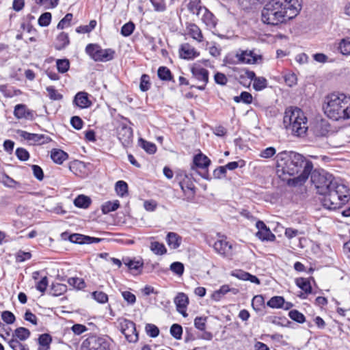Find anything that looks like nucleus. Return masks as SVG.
<instances>
[{
    "instance_id": "nucleus-1",
    "label": "nucleus",
    "mask_w": 350,
    "mask_h": 350,
    "mask_svg": "<svg viewBox=\"0 0 350 350\" xmlns=\"http://www.w3.org/2000/svg\"><path fill=\"white\" fill-rule=\"evenodd\" d=\"M276 171L278 176L291 186L303 185L312 169V161L293 151H283L276 155Z\"/></svg>"
},
{
    "instance_id": "nucleus-2",
    "label": "nucleus",
    "mask_w": 350,
    "mask_h": 350,
    "mask_svg": "<svg viewBox=\"0 0 350 350\" xmlns=\"http://www.w3.org/2000/svg\"><path fill=\"white\" fill-rule=\"evenodd\" d=\"M299 0H269L261 12L263 23L276 26L295 17L300 12Z\"/></svg>"
},
{
    "instance_id": "nucleus-3",
    "label": "nucleus",
    "mask_w": 350,
    "mask_h": 350,
    "mask_svg": "<svg viewBox=\"0 0 350 350\" xmlns=\"http://www.w3.org/2000/svg\"><path fill=\"white\" fill-rule=\"evenodd\" d=\"M325 114L330 119L350 118V96L342 93H332L325 96L323 105Z\"/></svg>"
},
{
    "instance_id": "nucleus-4",
    "label": "nucleus",
    "mask_w": 350,
    "mask_h": 350,
    "mask_svg": "<svg viewBox=\"0 0 350 350\" xmlns=\"http://www.w3.org/2000/svg\"><path fill=\"white\" fill-rule=\"evenodd\" d=\"M283 123L286 130L297 137L304 136L308 129V119L298 107H291L286 109Z\"/></svg>"
},
{
    "instance_id": "nucleus-5",
    "label": "nucleus",
    "mask_w": 350,
    "mask_h": 350,
    "mask_svg": "<svg viewBox=\"0 0 350 350\" xmlns=\"http://www.w3.org/2000/svg\"><path fill=\"white\" fill-rule=\"evenodd\" d=\"M349 189L344 184L336 185L334 188L324 194L322 200L323 206L329 210L340 208L350 199Z\"/></svg>"
},
{
    "instance_id": "nucleus-6",
    "label": "nucleus",
    "mask_w": 350,
    "mask_h": 350,
    "mask_svg": "<svg viewBox=\"0 0 350 350\" xmlns=\"http://www.w3.org/2000/svg\"><path fill=\"white\" fill-rule=\"evenodd\" d=\"M311 182L314 185L317 192L320 195L327 194L329 191L340 184V180L336 179L332 174L321 170L311 172Z\"/></svg>"
},
{
    "instance_id": "nucleus-7",
    "label": "nucleus",
    "mask_w": 350,
    "mask_h": 350,
    "mask_svg": "<svg viewBox=\"0 0 350 350\" xmlns=\"http://www.w3.org/2000/svg\"><path fill=\"white\" fill-rule=\"evenodd\" d=\"M86 53L95 62H106L114 58L115 51L111 49H103L97 44H89L85 47Z\"/></svg>"
},
{
    "instance_id": "nucleus-8",
    "label": "nucleus",
    "mask_w": 350,
    "mask_h": 350,
    "mask_svg": "<svg viewBox=\"0 0 350 350\" xmlns=\"http://www.w3.org/2000/svg\"><path fill=\"white\" fill-rule=\"evenodd\" d=\"M184 194L183 200L191 202L195 200L196 188L191 176L186 174H179L176 176Z\"/></svg>"
},
{
    "instance_id": "nucleus-9",
    "label": "nucleus",
    "mask_w": 350,
    "mask_h": 350,
    "mask_svg": "<svg viewBox=\"0 0 350 350\" xmlns=\"http://www.w3.org/2000/svg\"><path fill=\"white\" fill-rule=\"evenodd\" d=\"M83 350H110L109 342L104 337L92 336L83 342Z\"/></svg>"
},
{
    "instance_id": "nucleus-10",
    "label": "nucleus",
    "mask_w": 350,
    "mask_h": 350,
    "mask_svg": "<svg viewBox=\"0 0 350 350\" xmlns=\"http://www.w3.org/2000/svg\"><path fill=\"white\" fill-rule=\"evenodd\" d=\"M119 327L129 342H135L138 340V333L136 331L135 324L133 321L126 319H122L120 321Z\"/></svg>"
},
{
    "instance_id": "nucleus-11",
    "label": "nucleus",
    "mask_w": 350,
    "mask_h": 350,
    "mask_svg": "<svg viewBox=\"0 0 350 350\" xmlns=\"http://www.w3.org/2000/svg\"><path fill=\"white\" fill-rule=\"evenodd\" d=\"M191 73L193 78L197 81L196 87L200 90H204L208 82V71L200 66H193Z\"/></svg>"
},
{
    "instance_id": "nucleus-12",
    "label": "nucleus",
    "mask_w": 350,
    "mask_h": 350,
    "mask_svg": "<svg viewBox=\"0 0 350 350\" xmlns=\"http://www.w3.org/2000/svg\"><path fill=\"white\" fill-rule=\"evenodd\" d=\"M117 137L124 147H128L133 142V129L125 124H121L117 128Z\"/></svg>"
},
{
    "instance_id": "nucleus-13",
    "label": "nucleus",
    "mask_w": 350,
    "mask_h": 350,
    "mask_svg": "<svg viewBox=\"0 0 350 350\" xmlns=\"http://www.w3.org/2000/svg\"><path fill=\"white\" fill-rule=\"evenodd\" d=\"M256 227L258 230L256 235L259 239L267 241H273L275 239V236L262 221H258Z\"/></svg>"
},
{
    "instance_id": "nucleus-14",
    "label": "nucleus",
    "mask_w": 350,
    "mask_h": 350,
    "mask_svg": "<svg viewBox=\"0 0 350 350\" xmlns=\"http://www.w3.org/2000/svg\"><path fill=\"white\" fill-rule=\"evenodd\" d=\"M21 136L25 139L32 141L38 144H44L51 141V138L44 134L30 133L27 131H21Z\"/></svg>"
},
{
    "instance_id": "nucleus-15",
    "label": "nucleus",
    "mask_w": 350,
    "mask_h": 350,
    "mask_svg": "<svg viewBox=\"0 0 350 350\" xmlns=\"http://www.w3.org/2000/svg\"><path fill=\"white\" fill-rule=\"evenodd\" d=\"M213 247L216 252L224 256L230 257L232 255V246L226 240L221 239L215 241Z\"/></svg>"
},
{
    "instance_id": "nucleus-16",
    "label": "nucleus",
    "mask_w": 350,
    "mask_h": 350,
    "mask_svg": "<svg viewBox=\"0 0 350 350\" xmlns=\"http://www.w3.org/2000/svg\"><path fill=\"white\" fill-rule=\"evenodd\" d=\"M14 116L17 119L33 120L34 118L33 111L29 109L24 104H18L14 107Z\"/></svg>"
},
{
    "instance_id": "nucleus-17",
    "label": "nucleus",
    "mask_w": 350,
    "mask_h": 350,
    "mask_svg": "<svg viewBox=\"0 0 350 350\" xmlns=\"http://www.w3.org/2000/svg\"><path fill=\"white\" fill-rule=\"evenodd\" d=\"M174 304H176L177 311L182 314L183 317H187V314L185 309L189 304L187 295L183 293H178L174 298Z\"/></svg>"
},
{
    "instance_id": "nucleus-18",
    "label": "nucleus",
    "mask_w": 350,
    "mask_h": 350,
    "mask_svg": "<svg viewBox=\"0 0 350 350\" xmlns=\"http://www.w3.org/2000/svg\"><path fill=\"white\" fill-rule=\"evenodd\" d=\"M236 57L241 63L252 64L257 62L258 55L252 51H243L241 53H237Z\"/></svg>"
},
{
    "instance_id": "nucleus-19",
    "label": "nucleus",
    "mask_w": 350,
    "mask_h": 350,
    "mask_svg": "<svg viewBox=\"0 0 350 350\" xmlns=\"http://www.w3.org/2000/svg\"><path fill=\"white\" fill-rule=\"evenodd\" d=\"M73 103L80 108H87L91 105L88 94L84 92H78L74 98Z\"/></svg>"
},
{
    "instance_id": "nucleus-20",
    "label": "nucleus",
    "mask_w": 350,
    "mask_h": 350,
    "mask_svg": "<svg viewBox=\"0 0 350 350\" xmlns=\"http://www.w3.org/2000/svg\"><path fill=\"white\" fill-rule=\"evenodd\" d=\"M199 55V53L190 44L185 43L181 45L180 56L183 59H193Z\"/></svg>"
},
{
    "instance_id": "nucleus-21",
    "label": "nucleus",
    "mask_w": 350,
    "mask_h": 350,
    "mask_svg": "<svg viewBox=\"0 0 350 350\" xmlns=\"http://www.w3.org/2000/svg\"><path fill=\"white\" fill-rule=\"evenodd\" d=\"M70 43L68 33L61 32L56 38L54 46L56 50L61 51L65 49Z\"/></svg>"
},
{
    "instance_id": "nucleus-22",
    "label": "nucleus",
    "mask_w": 350,
    "mask_h": 350,
    "mask_svg": "<svg viewBox=\"0 0 350 350\" xmlns=\"http://www.w3.org/2000/svg\"><path fill=\"white\" fill-rule=\"evenodd\" d=\"M228 292H232L234 295H236L239 291L235 288H230L228 285L225 284L212 294V298L215 301H219Z\"/></svg>"
},
{
    "instance_id": "nucleus-23",
    "label": "nucleus",
    "mask_w": 350,
    "mask_h": 350,
    "mask_svg": "<svg viewBox=\"0 0 350 350\" xmlns=\"http://www.w3.org/2000/svg\"><path fill=\"white\" fill-rule=\"evenodd\" d=\"M68 154L60 149H53L51 153V159L57 164H62L68 159Z\"/></svg>"
},
{
    "instance_id": "nucleus-24",
    "label": "nucleus",
    "mask_w": 350,
    "mask_h": 350,
    "mask_svg": "<svg viewBox=\"0 0 350 350\" xmlns=\"http://www.w3.org/2000/svg\"><path fill=\"white\" fill-rule=\"evenodd\" d=\"M166 241L171 248L176 249L181 243V237L175 232H169L167 234Z\"/></svg>"
},
{
    "instance_id": "nucleus-25",
    "label": "nucleus",
    "mask_w": 350,
    "mask_h": 350,
    "mask_svg": "<svg viewBox=\"0 0 350 350\" xmlns=\"http://www.w3.org/2000/svg\"><path fill=\"white\" fill-rule=\"evenodd\" d=\"M210 163V159L201 153L196 154L193 158V164L198 167L206 168Z\"/></svg>"
},
{
    "instance_id": "nucleus-26",
    "label": "nucleus",
    "mask_w": 350,
    "mask_h": 350,
    "mask_svg": "<svg viewBox=\"0 0 350 350\" xmlns=\"http://www.w3.org/2000/svg\"><path fill=\"white\" fill-rule=\"evenodd\" d=\"M30 331L23 327L16 328L12 334V338L24 341L30 336Z\"/></svg>"
},
{
    "instance_id": "nucleus-27",
    "label": "nucleus",
    "mask_w": 350,
    "mask_h": 350,
    "mask_svg": "<svg viewBox=\"0 0 350 350\" xmlns=\"http://www.w3.org/2000/svg\"><path fill=\"white\" fill-rule=\"evenodd\" d=\"M296 285L300 288L306 294L312 292V286L310 281L307 278H298L295 280Z\"/></svg>"
},
{
    "instance_id": "nucleus-28",
    "label": "nucleus",
    "mask_w": 350,
    "mask_h": 350,
    "mask_svg": "<svg viewBox=\"0 0 350 350\" xmlns=\"http://www.w3.org/2000/svg\"><path fill=\"white\" fill-rule=\"evenodd\" d=\"M188 33L198 42L202 41V34L200 28L195 24H190L187 27Z\"/></svg>"
},
{
    "instance_id": "nucleus-29",
    "label": "nucleus",
    "mask_w": 350,
    "mask_h": 350,
    "mask_svg": "<svg viewBox=\"0 0 350 350\" xmlns=\"http://www.w3.org/2000/svg\"><path fill=\"white\" fill-rule=\"evenodd\" d=\"M91 199L84 195L78 196L74 200V204L79 208H87L91 204Z\"/></svg>"
},
{
    "instance_id": "nucleus-30",
    "label": "nucleus",
    "mask_w": 350,
    "mask_h": 350,
    "mask_svg": "<svg viewBox=\"0 0 350 350\" xmlns=\"http://www.w3.org/2000/svg\"><path fill=\"white\" fill-rule=\"evenodd\" d=\"M150 248L156 255H163L167 252L165 245L158 241L151 242Z\"/></svg>"
},
{
    "instance_id": "nucleus-31",
    "label": "nucleus",
    "mask_w": 350,
    "mask_h": 350,
    "mask_svg": "<svg viewBox=\"0 0 350 350\" xmlns=\"http://www.w3.org/2000/svg\"><path fill=\"white\" fill-rule=\"evenodd\" d=\"M200 0H190V2L188 4V8L189 10L193 13V14H196L197 15H199L200 13L202 12V11H204V12H206V8H202L201 6H200Z\"/></svg>"
},
{
    "instance_id": "nucleus-32",
    "label": "nucleus",
    "mask_w": 350,
    "mask_h": 350,
    "mask_svg": "<svg viewBox=\"0 0 350 350\" xmlns=\"http://www.w3.org/2000/svg\"><path fill=\"white\" fill-rule=\"evenodd\" d=\"M284 304V299L282 296H274L267 302V306L271 308H281Z\"/></svg>"
},
{
    "instance_id": "nucleus-33",
    "label": "nucleus",
    "mask_w": 350,
    "mask_h": 350,
    "mask_svg": "<svg viewBox=\"0 0 350 350\" xmlns=\"http://www.w3.org/2000/svg\"><path fill=\"white\" fill-rule=\"evenodd\" d=\"M0 178L3 184L8 187L17 188L20 185L18 182L14 180L6 174H1Z\"/></svg>"
},
{
    "instance_id": "nucleus-34",
    "label": "nucleus",
    "mask_w": 350,
    "mask_h": 350,
    "mask_svg": "<svg viewBox=\"0 0 350 350\" xmlns=\"http://www.w3.org/2000/svg\"><path fill=\"white\" fill-rule=\"evenodd\" d=\"M158 77L163 81H170L172 75L170 70L165 66H161L157 71Z\"/></svg>"
},
{
    "instance_id": "nucleus-35",
    "label": "nucleus",
    "mask_w": 350,
    "mask_h": 350,
    "mask_svg": "<svg viewBox=\"0 0 350 350\" xmlns=\"http://www.w3.org/2000/svg\"><path fill=\"white\" fill-rule=\"evenodd\" d=\"M120 206L118 200L113 202L108 201L102 206V211L103 213L107 214L111 211L117 210Z\"/></svg>"
},
{
    "instance_id": "nucleus-36",
    "label": "nucleus",
    "mask_w": 350,
    "mask_h": 350,
    "mask_svg": "<svg viewBox=\"0 0 350 350\" xmlns=\"http://www.w3.org/2000/svg\"><path fill=\"white\" fill-rule=\"evenodd\" d=\"M124 263L129 267L131 270H135L138 271L139 269H142L143 267V262L141 260H131V259H125L123 260Z\"/></svg>"
},
{
    "instance_id": "nucleus-37",
    "label": "nucleus",
    "mask_w": 350,
    "mask_h": 350,
    "mask_svg": "<svg viewBox=\"0 0 350 350\" xmlns=\"http://www.w3.org/2000/svg\"><path fill=\"white\" fill-rule=\"evenodd\" d=\"M67 291V286L65 284L56 283L52 285L51 294L53 296H59L62 295Z\"/></svg>"
},
{
    "instance_id": "nucleus-38",
    "label": "nucleus",
    "mask_w": 350,
    "mask_h": 350,
    "mask_svg": "<svg viewBox=\"0 0 350 350\" xmlns=\"http://www.w3.org/2000/svg\"><path fill=\"white\" fill-rule=\"evenodd\" d=\"M338 50L342 55H350V38L342 39L339 43Z\"/></svg>"
},
{
    "instance_id": "nucleus-39",
    "label": "nucleus",
    "mask_w": 350,
    "mask_h": 350,
    "mask_svg": "<svg viewBox=\"0 0 350 350\" xmlns=\"http://www.w3.org/2000/svg\"><path fill=\"white\" fill-rule=\"evenodd\" d=\"M8 343L13 350H29L27 345L21 343L19 340L12 338L8 341Z\"/></svg>"
},
{
    "instance_id": "nucleus-40",
    "label": "nucleus",
    "mask_w": 350,
    "mask_h": 350,
    "mask_svg": "<svg viewBox=\"0 0 350 350\" xmlns=\"http://www.w3.org/2000/svg\"><path fill=\"white\" fill-rule=\"evenodd\" d=\"M68 283L70 286L79 290L83 289L85 286L83 279L79 278H70L68 279Z\"/></svg>"
},
{
    "instance_id": "nucleus-41",
    "label": "nucleus",
    "mask_w": 350,
    "mask_h": 350,
    "mask_svg": "<svg viewBox=\"0 0 350 350\" xmlns=\"http://www.w3.org/2000/svg\"><path fill=\"white\" fill-rule=\"evenodd\" d=\"M115 189L118 195L122 197L128 193V185L123 180H118L116 183Z\"/></svg>"
},
{
    "instance_id": "nucleus-42",
    "label": "nucleus",
    "mask_w": 350,
    "mask_h": 350,
    "mask_svg": "<svg viewBox=\"0 0 350 350\" xmlns=\"http://www.w3.org/2000/svg\"><path fill=\"white\" fill-rule=\"evenodd\" d=\"M139 143L142 148L149 154H153L157 150L156 145L152 142H149L144 139H140Z\"/></svg>"
},
{
    "instance_id": "nucleus-43",
    "label": "nucleus",
    "mask_w": 350,
    "mask_h": 350,
    "mask_svg": "<svg viewBox=\"0 0 350 350\" xmlns=\"http://www.w3.org/2000/svg\"><path fill=\"white\" fill-rule=\"evenodd\" d=\"M57 70L61 73L66 72L70 68V62L67 59H57L56 61Z\"/></svg>"
},
{
    "instance_id": "nucleus-44",
    "label": "nucleus",
    "mask_w": 350,
    "mask_h": 350,
    "mask_svg": "<svg viewBox=\"0 0 350 350\" xmlns=\"http://www.w3.org/2000/svg\"><path fill=\"white\" fill-rule=\"evenodd\" d=\"M267 85V79L264 77H257L254 79L253 88L256 91H260L265 89Z\"/></svg>"
},
{
    "instance_id": "nucleus-45",
    "label": "nucleus",
    "mask_w": 350,
    "mask_h": 350,
    "mask_svg": "<svg viewBox=\"0 0 350 350\" xmlns=\"http://www.w3.org/2000/svg\"><path fill=\"white\" fill-rule=\"evenodd\" d=\"M288 316L292 320L299 323H303L306 321L304 315L297 310H291Z\"/></svg>"
},
{
    "instance_id": "nucleus-46",
    "label": "nucleus",
    "mask_w": 350,
    "mask_h": 350,
    "mask_svg": "<svg viewBox=\"0 0 350 350\" xmlns=\"http://www.w3.org/2000/svg\"><path fill=\"white\" fill-rule=\"evenodd\" d=\"M134 29V23L131 21L128 22L122 27L121 34L125 37L129 36L133 33Z\"/></svg>"
},
{
    "instance_id": "nucleus-47",
    "label": "nucleus",
    "mask_w": 350,
    "mask_h": 350,
    "mask_svg": "<svg viewBox=\"0 0 350 350\" xmlns=\"http://www.w3.org/2000/svg\"><path fill=\"white\" fill-rule=\"evenodd\" d=\"M150 88V77L144 74L141 77L139 88L142 92H146Z\"/></svg>"
},
{
    "instance_id": "nucleus-48",
    "label": "nucleus",
    "mask_w": 350,
    "mask_h": 350,
    "mask_svg": "<svg viewBox=\"0 0 350 350\" xmlns=\"http://www.w3.org/2000/svg\"><path fill=\"white\" fill-rule=\"evenodd\" d=\"M38 345L40 346H46L51 347V343L52 342V337L49 334H40L38 339Z\"/></svg>"
},
{
    "instance_id": "nucleus-49",
    "label": "nucleus",
    "mask_w": 350,
    "mask_h": 350,
    "mask_svg": "<svg viewBox=\"0 0 350 350\" xmlns=\"http://www.w3.org/2000/svg\"><path fill=\"white\" fill-rule=\"evenodd\" d=\"M87 236L81 234H72L69 236V241L74 243L85 244Z\"/></svg>"
},
{
    "instance_id": "nucleus-50",
    "label": "nucleus",
    "mask_w": 350,
    "mask_h": 350,
    "mask_svg": "<svg viewBox=\"0 0 350 350\" xmlns=\"http://www.w3.org/2000/svg\"><path fill=\"white\" fill-rule=\"evenodd\" d=\"M170 334L176 339L179 340L181 338L183 334V328L178 324H173L170 327Z\"/></svg>"
},
{
    "instance_id": "nucleus-51",
    "label": "nucleus",
    "mask_w": 350,
    "mask_h": 350,
    "mask_svg": "<svg viewBox=\"0 0 350 350\" xmlns=\"http://www.w3.org/2000/svg\"><path fill=\"white\" fill-rule=\"evenodd\" d=\"M264 304V297L261 295L254 296L252 301V306L255 310H259Z\"/></svg>"
},
{
    "instance_id": "nucleus-52",
    "label": "nucleus",
    "mask_w": 350,
    "mask_h": 350,
    "mask_svg": "<svg viewBox=\"0 0 350 350\" xmlns=\"http://www.w3.org/2000/svg\"><path fill=\"white\" fill-rule=\"evenodd\" d=\"M72 19V14L68 13L57 24V29H63L70 25V22Z\"/></svg>"
},
{
    "instance_id": "nucleus-53",
    "label": "nucleus",
    "mask_w": 350,
    "mask_h": 350,
    "mask_svg": "<svg viewBox=\"0 0 350 350\" xmlns=\"http://www.w3.org/2000/svg\"><path fill=\"white\" fill-rule=\"evenodd\" d=\"M184 265L182 262H174L170 265V270L178 275H182L184 273Z\"/></svg>"
},
{
    "instance_id": "nucleus-54",
    "label": "nucleus",
    "mask_w": 350,
    "mask_h": 350,
    "mask_svg": "<svg viewBox=\"0 0 350 350\" xmlns=\"http://www.w3.org/2000/svg\"><path fill=\"white\" fill-rule=\"evenodd\" d=\"M145 329L147 334L152 338H155L159 334V328L154 324H146Z\"/></svg>"
},
{
    "instance_id": "nucleus-55",
    "label": "nucleus",
    "mask_w": 350,
    "mask_h": 350,
    "mask_svg": "<svg viewBox=\"0 0 350 350\" xmlns=\"http://www.w3.org/2000/svg\"><path fill=\"white\" fill-rule=\"evenodd\" d=\"M49 97L53 100H59L63 98V96L57 92V91L53 86H49L46 88Z\"/></svg>"
},
{
    "instance_id": "nucleus-56",
    "label": "nucleus",
    "mask_w": 350,
    "mask_h": 350,
    "mask_svg": "<svg viewBox=\"0 0 350 350\" xmlns=\"http://www.w3.org/2000/svg\"><path fill=\"white\" fill-rule=\"evenodd\" d=\"M51 21V14L50 12H44L41 14L38 18V24L41 27H47Z\"/></svg>"
},
{
    "instance_id": "nucleus-57",
    "label": "nucleus",
    "mask_w": 350,
    "mask_h": 350,
    "mask_svg": "<svg viewBox=\"0 0 350 350\" xmlns=\"http://www.w3.org/2000/svg\"><path fill=\"white\" fill-rule=\"evenodd\" d=\"M207 317H197L194 319L195 327L200 331L206 329V322Z\"/></svg>"
},
{
    "instance_id": "nucleus-58",
    "label": "nucleus",
    "mask_w": 350,
    "mask_h": 350,
    "mask_svg": "<svg viewBox=\"0 0 350 350\" xmlns=\"http://www.w3.org/2000/svg\"><path fill=\"white\" fill-rule=\"evenodd\" d=\"M93 298L98 302L105 304L108 301V296L102 291H94L92 293Z\"/></svg>"
},
{
    "instance_id": "nucleus-59",
    "label": "nucleus",
    "mask_w": 350,
    "mask_h": 350,
    "mask_svg": "<svg viewBox=\"0 0 350 350\" xmlns=\"http://www.w3.org/2000/svg\"><path fill=\"white\" fill-rule=\"evenodd\" d=\"M16 155L17 158L21 161H27L29 158V154L28 151L23 148H18L16 150Z\"/></svg>"
},
{
    "instance_id": "nucleus-60",
    "label": "nucleus",
    "mask_w": 350,
    "mask_h": 350,
    "mask_svg": "<svg viewBox=\"0 0 350 350\" xmlns=\"http://www.w3.org/2000/svg\"><path fill=\"white\" fill-rule=\"evenodd\" d=\"M3 321L7 324H12L15 321V316L10 311H3L1 314Z\"/></svg>"
},
{
    "instance_id": "nucleus-61",
    "label": "nucleus",
    "mask_w": 350,
    "mask_h": 350,
    "mask_svg": "<svg viewBox=\"0 0 350 350\" xmlns=\"http://www.w3.org/2000/svg\"><path fill=\"white\" fill-rule=\"evenodd\" d=\"M276 153V150L273 147H269L262 150L259 154L261 158L269 159Z\"/></svg>"
},
{
    "instance_id": "nucleus-62",
    "label": "nucleus",
    "mask_w": 350,
    "mask_h": 350,
    "mask_svg": "<svg viewBox=\"0 0 350 350\" xmlns=\"http://www.w3.org/2000/svg\"><path fill=\"white\" fill-rule=\"evenodd\" d=\"M122 295L124 299L129 304H134L136 301L135 295L130 291H122Z\"/></svg>"
},
{
    "instance_id": "nucleus-63",
    "label": "nucleus",
    "mask_w": 350,
    "mask_h": 350,
    "mask_svg": "<svg viewBox=\"0 0 350 350\" xmlns=\"http://www.w3.org/2000/svg\"><path fill=\"white\" fill-rule=\"evenodd\" d=\"M31 169L33 170V176L38 180H42L44 178V172L42 169L37 165H32Z\"/></svg>"
},
{
    "instance_id": "nucleus-64",
    "label": "nucleus",
    "mask_w": 350,
    "mask_h": 350,
    "mask_svg": "<svg viewBox=\"0 0 350 350\" xmlns=\"http://www.w3.org/2000/svg\"><path fill=\"white\" fill-rule=\"evenodd\" d=\"M31 258V254L30 252H26L20 250L16 256V262H22L27 260H29Z\"/></svg>"
}]
</instances>
